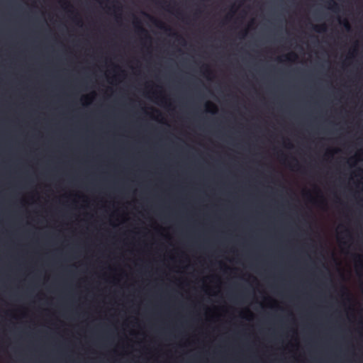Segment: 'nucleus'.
<instances>
[{
	"instance_id": "obj_1",
	"label": "nucleus",
	"mask_w": 363,
	"mask_h": 363,
	"mask_svg": "<svg viewBox=\"0 0 363 363\" xmlns=\"http://www.w3.org/2000/svg\"><path fill=\"white\" fill-rule=\"evenodd\" d=\"M133 25L136 29V31L138 34L145 35L146 38L150 39V36L148 35L147 30H145L141 25L140 21L135 18V21H133Z\"/></svg>"
},
{
	"instance_id": "obj_2",
	"label": "nucleus",
	"mask_w": 363,
	"mask_h": 363,
	"mask_svg": "<svg viewBox=\"0 0 363 363\" xmlns=\"http://www.w3.org/2000/svg\"><path fill=\"white\" fill-rule=\"evenodd\" d=\"M328 7L329 9L332 10L334 12H337L340 10V6L334 0H328L327 1Z\"/></svg>"
},
{
	"instance_id": "obj_3",
	"label": "nucleus",
	"mask_w": 363,
	"mask_h": 363,
	"mask_svg": "<svg viewBox=\"0 0 363 363\" xmlns=\"http://www.w3.org/2000/svg\"><path fill=\"white\" fill-rule=\"evenodd\" d=\"M152 20L154 21V23L155 24V26L161 29H163L165 31H169V30H171V28L169 26H167L164 23H162V21H157L156 19H154L152 18Z\"/></svg>"
},
{
	"instance_id": "obj_4",
	"label": "nucleus",
	"mask_w": 363,
	"mask_h": 363,
	"mask_svg": "<svg viewBox=\"0 0 363 363\" xmlns=\"http://www.w3.org/2000/svg\"><path fill=\"white\" fill-rule=\"evenodd\" d=\"M313 29L317 33H323L326 31V26L324 24L313 26Z\"/></svg>"
},
{
	"instance_id": "obj_5",
	"label": "nucleus",
	"mask_w": 363,
	"mask_h": 363,
	"mask_svg": "<svg viewBox=\"0 0 363 363\" xmlns=\"http://www.w3.org/2000/svg\"><path fill=\"white\" fill-rule=\"evenodd\" d=\"M285 57L286 60L292 61L297 58V55L294 52H290L288 55H286Z\"/></svg>"
},
{
	"instance_id": "obj_6",
	"label": "nucleus",
	"mask_w": 363,
	"mask_h": 363,
	"mask_svg": "<svg viewBox=\"0 0 363 363\" xmlns=\"http://www.w3.org/2000/svg\"><path fill=\"white\" fill-rule=\"evenodd\" d=\"M206 108H207V111H209V112H213V111L210 109V108H213L214 109L216 108V106H215L213 103H211V102H210V101H208V102L206 104Z\"/></svg>"
},
{
	"instance_id": "obj_7",
	"label": "nucleus",
	"mask_w": 363,
	"mask_h": 363,
	"mask_svg": "<svg viewBox=\"0 0 363 363\" xmlns=\"http://www.w3.org/2000/svg\"><path fill=\"white\" fill-rule=\"evenodd\" d=\"M343 26L347 30H350L351 26L347 20H344L342 22Z\"/></svg>"
},
{
	"instance_id": "obj_8",
	"label": "nucleus",
	"mask_w": 363,
	"mask_h": 363,
	"mask_svg": "<svg viewBox=\"0 0 363 363\" xmlns=\"http://www.w3.org/2000/svg\"><path fill=\"white\" fill-rule=\"evenodd\" d=\"M204 68H205V69H206V72L207 74H211V72L210 71V69H208V67L207 65H206V66L204 67Z\"/></svg>"
},
{
	"instance_id": "obj_9",
	"label": "nucleus",
	"mask_w": 363,
	"mask_h": 363,
	"mask_svg": "<svg viewBox=\"0 0 363 363\" xmlns=\"http://www.w3.org/2000/svg\"><path fill=\"white\" fill-rule=\"evenodd\" d=\"M355 257H356V258H358V259H360L361 256H360V255H355Z\"/></svg>"
},
{
	"instance_id": "obj_10",
	"label": "nucleus",
	"mask_w": 363,
	"mask_h": 363,
	"mask_svg": "<svg viewBox=\"0 0 363 363\" xmlns=\"http://www.w3.org/2000/svg\"><path fill=\"white\" fill-rule=\"evenodd\" d=\"M245 35H246V31H245V32H242V36H245Z\"/></svg>"
},
{
	"instance_id": "obj_11",
	"label": "nucleus",
	"mask_w": 363,
	"mask_h": 363,
	"mask_svg": "<svg viewBox=\"0 0 363 363\" xmlns=\"http://www.w3.org/2000/svg\"><path fill=\"white\" fill-rule=\"evenodd\" d=\"M288 147H289V148L292 147V145H291V143H289V144H288Z\"/></svg>"
},
{
	"instance_id": "obj_12",
	"label": "nucleus",
	"mask_w": 363,
	"mask_h": 363,
	"mask_svg": "<svg viewBox=\"0 0 363 363\" xmlns=\"http://www.w3.org/2000/svg\"><path fill=\"white\" fill-rule=\"evenodd\" d=\"M65 4H67V6H70V4L67 2V1H65L64 2Z\"/></svg>"
},
{
	"instance_id": "obj_13",
	"label": "nucleus",
	"mask_w": 363,
	"mask_h": 363,
	"mask_svg": "<svg viewBox=\"0 0 363 363\" xmlns=\"http://www.w3.org/2000/svg\"><path fill=\"white\" fill-rule=\"evenodd\" d=\"M84 99H88V96H84Z\"/></svg>"
}]
</instances>
